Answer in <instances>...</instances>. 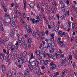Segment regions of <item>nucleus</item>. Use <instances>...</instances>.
Returning a JSON list of instances; mask_svg holds the SVG:
<instances>
[{"label":"nucleus","instance_id":"nucleus-1","mask_svg":"<svg viewBox=\"0 0 77 77\" xmlns=\"http://www.w3.org/2000/svg\"><path fill=\"white\" fill-rule=\"evenodd\" d=\"M9 14H7L4 16V18L5 20H4L5 23L9 24L11 22V18L9 17Z\"/></svg>","mask_w":77,"mask_h":77},{"label":"nucleus","instance_id":"nucleus-2","mask_svg":"<svg viewBox=\"0 0 77 77\" xmlns=\"http://www.w3.org/2000/svg\"><path fill=\"white\" fill-rule=\"evenodd\" d=\"M19 45L21 46H23L24 44V40L23 38H20V40H19Z\"/></svg>","mask_w":77,"mask_h":77},{"label":"nucleus","instance_id":"nucleus-3","mask_svg":"<svg viewBox=\"0 0 77 77\" xmlns=\"http://www.w3.org/2000/svg\"><path fill=\"white\" fill-rule=\"evenodd\" d=\"M51 49H49L50 50V53H52L54 52V50L55 48H56V45H55V44H54V45H51Z\"/></svg>","mask_w":77,"mask_h":77},{"label":"nucleus","instance_id":"nucleus-4","mask_svg":"<svg viewBox=\"0 0 77 77\" xmlns=\"http://www.w3.org/2000/svg\"><path fill=\"white\" fill-rule=\"evenodd\" d=\"M35 73L37 75H39V74H40L42 75H44V74L42 73V72H40V70L39 69H35Z\"/></svg>","mask_w":77,"mask_h":77},{"label":"nucleus","instance_id":"nucleus-5","mask_svg":"<svg viewBox=\"0 0 77 77\" xmlns=\"http://www.w3.org/2000/svg\"><path fill=\"white\" fill-rule=\"evenodd\" d=\"M36 65V63L35 62H33L31 63L30 65H28V66L29 68H30L31 67V66H33V67H34Z\"/></svg>","mask_w":77,"mask_h":77},{"label":"nucleus","instance_id":"nucleus-6","mask_svg":"<svg viewBox=\"0 0 77 77\" xmlns=\"http://www.w3.org/2000/svg\"><path fill=\"white\" fill-rule=\"evenodd\" d=\"M11 57H12V55L11 54L8 55V58L6 59V62H9L10 59H11Z\"/></svg>","mask_w":77,"mask_h":77},{"label":"nucleus","instance_id":"nucleus-7","mask_svg":"<svg viewBox=\"0 0 77 77\" xmlns=\"http://www.w3.org/2000/svg\"><path fill=\"white\" fill-rule=\"evenodd\" d=\"M29 70L28 69H26L24 72V74L25 75H29Z\"/></svg>","mask_w":77,"mask_h":77},{"label":"nucleus","instance_id":"nucleus-8","mask_svg":"<svg viewBox=\"0 0 77 77\" xmlns=\"http://www.w3.org/2000/svg\"><path fill=\"white\" fill-rule=\"evenodd\" d=\"M50 65L53 67V68H57V65L55 64H54L53 63L51 62L50 63Z\"/></svg>","mask_w":77,"mask_h":77},{"label":"nucleus","instance_id":"nucleus-9","mask_svg":"<svg viewBox=\"0 0 77 77\" xmlns=\"http://www.w3.org/2000/svg\"><path fill=\"white\" fill-rule=\"evenodd\" d=\"M58 44L60 45V46L61 47H62L63 46V45H64L65 43L64 42L60 41L59 42V43Z\"/></svg>","mask_w":77,"mask_h":77},{"label":"nucleus","instance_id":"nucleus-10","mask_svg":"<svg viewBox=\"0 0 77 77\" xmlns=\"http://www.w3.org/2000/svg\"><path fill=\"white\" fill-rule=\"evenodd\" d=\"M39 56L40 58H41L42 59H44L45 57V55H44V54L42 53H40Z\"/></svg>","mask_w":77,"mask_h":77},{"label":"nucleus","instance_id":"nucleus-11","mask_svg":"<svg viewBox=\"0 0 77 77\" xmlns=\"http://www.w3.org/2000/svg\"><path fill=\"white\" fill-rule=\"evenodd\" d=\"M61 9L62 10V11H63L65 13V14H66L67 13V11H65V9L64 8L65 7L64 6V5H62L61 6Z\"/></svg>","mask_w":77,"mask_h":77},{"label":"nucleus","instance_id":"nucleus-12","mask_svg":"<svg viewBox=\"0 0 77 77\" xmlns=\"http://www.w3.org/2000/svg\"><path fill=\"white\" fill-rule=\"evenodd\" d=\"M29 56H30L31 55V58H30V60H31L32 59H34V57L33 56V54L31 53H30L29 54Z\"/></svg>","mask_w":77,"mask_h":77},{"label":"nucleus","instance_id":"nucleus-13","mask_svg":"<svg viewBox=\"0 0 77 77\" xmlns=\"http://www.w3.org/2000/svg\"><path fill=\"white\" fill-rule=\"evenodd\" d=\"M66 14H65L60 17V18H62V20H65V18H66Z\"/></svg>","mask_w":77,"mask_h":77},{"label":"nucleus","instance_id":"nucleus-14","mask_svg":"<svg viewBox=\"0 0 77 77\" xmlns=\"http://www.w3.org/2000/svg\"><path fill=\"white\" fill-rule=\"evenodd\" d=\"M8 77H12V73L10 71H8L7 74Z\"/></svg>","mask_w":77,"mask_h":77},{"label":"nucleus","instance_id":"nucleus-15","mask_svg":"<svg viewBox=\"0 0 77 77\" xmlns=\"http://www.w3.org/2000/svg\"><path fill=\"white\" fill-rule=\"evenodd\" d=\"M20 59H21V60H23V61L24 62H26V57H23V58L20 57Z\"/></svg>","mask_w":77,"mask_h":77},{"label":"nucleus","instance_id":"nucleus-16","mask_svg":"<svg viewBox=\"0 0 77 77\" xmlns=\"http://www.w3.org/2000/svg\"><path fill=\"white\" fill-rule=\"evenodd\" d=\"M18 55V54L16 53V54H14L13 56V58L14 59H16L17 57V56Z\"/></svg>","mask_w":77,"mask_h":77},{"label":"nucleus","instance_id":"nucleus-17","mask_svg":"<svg viewBox=\"0 0 77 77\" xmlns=\"http://www.w3.org/2000/svg\"><path fill=\"white\" fill-rule=\"evenodd\" d=\"M0 2H1V4L2 8H5V4H4V3H3V1L2 0H0Z\"/></svg>","mask_w":77,"mask_h":77},{"label":"nucleus","instance_id":"nucleus-18","mask_svg":"<svg viewBox=\"0 0 77 77\" xmlns=\"http://www.w3.org/2000/svg\"><path fill=\"white\" fill-rule=\"evenodd\" d=\"M27 32L28 33H32V29L31 28H29L27 30Z\"/></svg>","mask_w":77,"mask_h":77},{"label":"nucleus","instance_id":"nucleus-19","mask_svg":"<svg viewBox=\"0 0 77 77\" xmlns=\"http://www.w3.org/2000/svg\"><path fill=\"white\" fill-rule=\"evenodd\" d=\"M0 28L2 31H3V30H4V29H3V26L1 23H0Z\"/></svg>","mask_w":77,"mask_h":77},{"label":"nucleus","instance_id":"nucleus-20","mask_svg":"<svg viewBox=\"0 0 77 77\" xmlns=\"http://www.w3.org/2000/svg\"><path fill=\"white\" fill-rule=\"evenodd\" d=\"M27 40H28V43H29V44H30V43H31L32 42V38H29Z\"/></svg>","mask_w":77,"mask_h":77},{"label":"nucleus","instance_id":"nucleus-21","mask_svg":"<svg viewBox=\"0 0 77 77\" xmlns=\"http://www.w3.org/2000/svg\"><path fill=\"white\" fill-rule=\"evenodd\" d=\"M18 62L20 64H23V63L24 62V61H23V60H19Z\"/></svg>","mask_w":77,"mask_h":77},{"label":"nucleus","instance_id":"nucleus-22","mask_svg":"<svg viewBox=\"0 0 77 77\" xmlns=\"http://www.w3.org/2000/svg\"><path fill=\"white\" fill-rule=\"evenodd\" d=\"M75 29V25L74 24L72 23V32L74 31V29Z\"/></svg>","mask_w":77,"mask_h":77},{"label":"nucleus","instance_id":"nucleus-23","mask_svg":"<svg viewBox=\"0 0 77 77\" xmlns=\"http://www.w3.org/2000/svg\"><path fill=\"white\" fill-rule=\"evenodd\" d=\"M29 6L31 8H33L35 6V4L34 3H32L29 4Z\"/></svg>","mask_w":77,"mask_h":77},{"label":"nucleus","instance_id":"nucleus-24","mask_svg":"<svg viewBox=\"0 0 77 77\" xmlns=\"http://www.w3.org/2000/svg\"><path fill=\"white\" fill-rule=\"evenodd\" d=\"M56 41L57 44H58L59 42H60V38H56Z\"/></svg>","mask_w":77,"mask_h":77},{"label":"nucleus","instance_id":"nucleus-25","mask_svg":"<svg viewBox=\"0 0 77 77\" xmlns=\"http://www.w3.org/2000/svg\"><path fill=\"white\" fill-rule=\"evenodd\" d=\"M36 62L37 63H38V64H39V63H41V61L40 59L39 58H38L37 59Z\"/></svg>","mask_w":77,"mask_h":77},{"label":"nucleus","instance_id":"nucleus-26","mask_svg":"<svg viewBox=\"0 0 77 77\" xmlns=\"http://www.w3.org/2000/svg\"><path fill=\"white\" fill-rule=\"evenodd\" d=\"M64 36H65V37H66L67 39H69V36H68V35L67 33L64 34Z\"/></svg>","mask_w":77,"mask_h":77},{"label":"nucleus","instance_id":"nucleus-27","mask_svg":"<svg viewBox=\"0 0 77 77\" xmlns=\"http://www.w3.org/2000/svg\"><path fill=\"white\" fill-rule=\"evenodd\" d=\"M46 55L48 56V57H49V58H51V57H52V55L51 54L47 53L46 54Z\"/></svg>","mask_w":77,"mask_h":77},{"label":"nucleus","instance_id":"nucleus-28","mask_svg":"<svg viewBox=\"0 0 77 77\" xmlns=\"http://www.w3.org/2000/svg\"><path fill=\"white\" fill-rule=\"evenodd\" d=\"M0 58L2 61H3L4 59V57L3 56V55L2 54L0 55Z\"/></svg>","mask_w":77,"mask_h":77},{"label":"nucleus","instance_id":"nucleus-29","mask_svg":"<svg viewBox=\"0 0 77 77\" xmlns=\"http://www.w3.org/2000/svg\"><path fill=\"white\" fill-rule=\"evenodd\" d=\"M52 43L54 44V43L53 42V40H50L49 42V44H50V45H53Z\"/></svg>","mask_w":77,"mask_h":77},{"label":"nucleus","instance_id":"nucleus-30","mask_svg":"<svg viewBox=\"0 0 77 77\" xmlns=\"http://www.w3.org/2000/svg\"><path fill=\"white\" fill-rule=\"evenodd\" d=\"M52 59L53 60H56L57 59V57L56 56H54L53 57H52Z\"/></svg>","mask_w":77,"mask_h":77},{"label":"nucleus","instance_id":"nucleus-31","mask_svg":"<svg viewBox=\"0 0 77 77\" xmlns=\"http://www.w3.org/2000/svg\"><path fill=\"white\" fill-rule=\"evenodd\" d=\"M67 72V70H66V69L63 71L62 73L63 74H65V75H66V74Z\"/></svg>","mask_w":77,"mask_h":77},{"label":"nucleus","instance_id":"nucleus-32","mask_svg":"<svg viewBox=\"0 0 77 77\" xmlns=\"http://www.w3.org/2000/svg\"><path fill=\"white\" fill-rule=\"evenodd\" d=\"M67 72V70H66V69L63 71L62 73L63 74H65V75H66V74Z\"/></svg>","mask_w":77,"mask_h":77},{"label":"nucleus","instance_id":"nucleus-33","mask_svg":"<svg viewBox=\"0 0 77 77\" xmlns=\"http://www.w3.org/2000/svg\"><path fill=\"white\" fill-rule=\"evenodd\" d=\"M15 21H13L12 23V27H14V26H15Z\"/></svg>","mask_w":77,"mask_h":77},{"label":"nucleus","instance_id":"nucleus-34","mask_svg":"<svg viewBox=\"0 0 77 77\" xmlns=\"http://www.w3.org/2000/svg\"><path fill=\"white\" fill-rule=\"evenodd\" d=\"M11 49L12 50H15V46L14 45H12L11 47Z\"/></svg>","mask_w":77,"mask_h":77},{"label":"nucleus","instance_id":"nucleus-35","mask_svg":"<svg viewBox=\"0 0 77 77\" xmlns=\"http://www.w3.org/2000/svg\"><path fill=\"white\" fill-rule=\"evenodd\" d=\"M55 54L56 56H60V53L59 52H58L57 53H55Z\"/></svg>","mask_w":77,"mask_h":77},{"label":"nucleus","instance_id":"nucleus-36","mask_svg":"<svg viewBox=\"0 0 77 77\" xmlns=\"http://www.w3.org/2000/svg\"><path fill=\"white\" fill-rule=\"evenodd\" d=\"M48 60H47L45 61V65H48Z\"/></svg>","mask_w":77,"mask_h":77},{"label":"nucleus","instance_id":"nucleus-37","mask_svg":"<svg viewBox=\"0 0 77 77\" xmlns=\"http://www.w3.org/2000/svg\"><path fill=\"white\" fill-rule=\"evenodd\" d=\"M24 29H27V30L28 29H29L30 28V27H29V26H24Z\"/></svg>","mask_w":77,"mask_h":77},{"label":"nucleus","instance_id":"nucleus-38","mask_svg":"<svg viewBox=\"0 0 77 77\" xmlns=\"http://www.w3.org/2000/svg\"><path fill=\"white\" fill-rule=\"evenodd\" d=\"M51 26L52 27H54V23L53 22H52L51 23Z\"/></svg>","mask_w":77,"mask_h":77},{"label":"nucleus","instance_id":"nucleus-39","mask_svg":"<svg viewBox=\"0 0 77 77\" xmlns=\"http://www.w3.org/2000/svg\"><path fill=\"white\" fill-rule=\"evenodd\" d=\"M47 48L48 49H51V47H50V45H49V44L48 43L47 44Z\"/></svg>","mask_w":77,"mask_h":77},{"label":"nucleus","instance_id":"nucleus-40","mask_svg":"<svg viewBox=\"0 0 77 77\" xmlns=\"http://www.w3.org/2000/svg\"><path fill=\"white\" fill-rule=\"evenodd\" d=\"M10 35L11 36V38H14V34L12 33V32H11L10 33Z\"/></svg>","mask_w":77,"mask_h":77},{"label":"nucleus","instance_id":"nucleus-41","mask_svg":"<svg viewBox=\"0 0 77 77\" xmlns=\"http://www.w3.org/2000/svg\"><path fill=\"white\" fill-rule=\"evenodd\" d=\"M32 35L34 38H36V33L35 32H33Z\"/></svg>","mask_w":77,"mask_h":77},{"label":"nucleus","instance_id":"nucleus-42","mask_svg":"<svg viewBox=\"0 0 77 77\" xmlns=\"http://www.w3.org/2000/svg\"><path fill=\"white\" fill-rule=\"evenodd\" d=\"M51 39H45V41L46 42H47V43H49L50 41V40Z\"/></svg>","mask_w":77,"mask_h":77},{"label":"nucleus","instance_id":"nucleus-43","mask_svg":"<svg viewBox=\"0 0 77 77\" xmlns=\"http://www.w3.org/2000/svg\"><path fill=\"white\" fill-rule=\"evenodd\" d=\"M2 69L3 72H5L6 71V69L5 68H2Z\"/></svg>","mask_w":77,"mask_h":77},{"label":"nucleus","instance_id":"nucleus-44","mask_svg":"<svg viewBox=\"0 0 77 77\" xmlns=\"http://www.w3.org/2000/svg\"><path fill=\"white\" fill-rule=\"evenodd\" d=\"M24 46H23V47L24 48V49H26L27 48V44H24Z\"/></svg>","mask_w":77,"mask_h":77},{"label":"nucleus","instance_id":"nucleus-45","mask_svg":"<svg viewBox=\"0 0 77 77\" xmlns=\"http://www.w3.org/2000/svg\"><path fill=\"white\" fill-rule=\"evenodd\" d=\"M25 38L27 39V40H28V39H29V37H28L27 35L26 34L25 36Z\"/></svg>","mask_w":77,"mask_h":77},{"label":"nucleus","instance_id":"nucleus-46","mask_svg":"<svg viewBox=\"0 0 77 77\" xmlns=\"http://www.w3.org/2000/svg\"><path fill=\"white\" fill-rule=\"evenodd\" d=\"M24 4V8L25 9V11H26V2L24 1L23 2Z\"/></svg>","mask_w":77,"mask_h":77},{"label":"nucleus","instance_id":"nucleus-47","mask_svg":"<svg viewBox=\"0 0 77 77\" xmlns=\"http://www.w3.org/2000/svg\"><path fill=\"white\" fill-rule=\"evenodd\" d=\"M66 61V60H62V61L61 62V65H63V64L65 63V61Z\"/></svg>","mask_w":77,"mask_h":77},{"label":"nucleus","instance_id":"nucleus-48","mask_svg":"<svg viewBox=\"0 0 77 77\" xmlns=\"http://www.w3.org/2000/svg\"><path fill=\"white\" fill-rule=\"evenodd\" d=\"M62 60H66V57H63L62 58Z\"/></svg>","mask_w":77,"mask_h":77},{"label":"nucleus","instance_id":"nucleus-49","mask_svg":"<svg viewBox=\"0 0 77 77\" xmlns=\"http://www.w3.org/2000/svg\"><path fill=\"white\" fill-rule=\"evenodd\" d=\"M50 36L51 37L52 39H53V38L54 37V35H53V34H51Z\"/></svg>","mask_w":77,"mask_h":77},{"label":"nucleus","instance_id":"nucleus-50","mask_svg":"<svg viewBox=\"0 0 77 77\" xmlns=\"http://www.w3.org/2000/svg\"><path fill=\"white\" fill-rule=\"evenodd\" d=\"M35 53H36V54H37V55H38L40 54V53H39V51H35Z\"/></svg>","mask_w":77,"mask_h":77},{"label":"nucleus","instance_id":"nucleus-51","mask_svg":"<svg viewBox=\"0 0 77 77\" xmlns=\"http://www.w3.org/2000/svg\"><path fill=\"white\" fill-rule=\"evenodd\" d=\"M35 68H30V69H31V70H33L34 69V71H35L36 72V70H35V69H37L36 68L35 69H34Z\"/></svg>","mask_w":77,"mask_h":77},{"label":"nucleus","instance_id":"nucleus-52","mask_svg":"<svg viewBox=\"0 0 77 77\" xmlns=\"http://www.w3.org/2000/svg\"><path fill=\"white\" fill-rule=\"evenodd\" d=\"M41 14H39V16H40V17H41V16H42V17H43L44 16V14H43L42 12H41Z\"/></svg>","mask_w":77,"mask_h":77},{"label":"nucleus","instance_id":"nucleus-53","mask_svg":"<svg viewBox=\"0 0 77 77\" xmlns=\"http://www.w3.org/2000/svg\"><path fill=\"white\" fill-rule=\"evenodd\" d=\"M58 29H59V28L57 27V26H56V27L55 28V31H56V32H57V31H58Z\"/></svg>","mask_w":77,"mask_h":77},{"label":"nucleus","instance_id":"nucleus-54","mask_svg":"<svg viewBox=\"0 0 77 77\" xmlns=\"http://www.w3.org/2000/svg\"><path fill=\"white\" fill-rule=\"evenodd\" d=\"M68 24H69V27L71 26V22L69 21L68 22Z\"/></svg>","mask_w":77,"mask_h":77},{"label":"nucleus","instance_id":"nucleus-55","mask_svg":"<svg viewBox=\"0 0 77 77\" xmlns=\"http://www.w3.org/2000/svg\"><path fill=\"white\" fill-rule=\"evenodd\" d=\"M11 7L13 8V7H14V4L13 3H12L11 4Z\"/></svg>","mask_w":77,"mask_h":77},{"label":"nucleus","instance_id":"nucleus-56","mask_svg":"<svg viewBox=\"0 0 77 77\" xmlns=\"http://www.w3.org/2000/svg\"><path fill=\"white\" fill-rule=\"evenodd\" d=\"M32 23H33V24H34V23H35V19L34 18H33L32 20Z\"/></svg>","mask_w":77,"mask_h":77},{"label":"nucleus","instance_id":"nucleus-57","mask_svg":"<svg viewBox=\"0 0 77 77\" xmlns=\"http://www.w3.org/2000/svg\"><path fill=\"white\" fill-rule=\"evenodd\" d=\"M12 18L13 20H15V16L14 15H13L12 16Z\"/></svg>","mask_w":77,"mask_h":77},{"label":"nucleus","instance_id":"nucleus-58","mask_svg":"<svg viewBox=\"0 0 77 77\" xmlns=\"http://www.w3.org/2000/svg\"><path fill=\"white\" fill-rule=\"evenodd\" d=\"M56 16L57 18H58V20H59V14H56Z\"/></svg>","mask_w":77,"mask_h":77},{"label":"nucleus","instance_id":"nucleus-59","mask_svg":"<svg viewBox=\"0 0 77 77\" xmlns=\"http://www.w3.org/2000/svg\"><path fill=\"white\" fill-rule=\"evenodd\" d=\"M41 51L42 52V53H44V51H45V50H44V48H42V49L41 50Z\"/></svg>","mask_w":77,"mask_h":77},{"label":"nucleus","instance_id":"nucleus-60","mask_svg":"<svg viewBox=\"0 0 77 77\" xmlns=\"http://www.w3.org/2000/svg\"><path fill=\"white\" fill-rule=\"evenodd\" d=\"M18 67H19V68H21V67H23V66L21 65H18Z\"/></svg>","mask_w":77,"mask_h":77},{"label":"nucleus","instance_id":"nucleus-61","mask_svg":"<svg viewBox=\"0 0 77 77\" xmlns=\"http://www.w3.org/2000/svg\"><path fill=\"white\" fill-rule=\"evenodd\" d=\"M45 33L46 35H48V31L47 30L46 31Z\"/></svg>","mask_w":77,"mask_h":77},{"label":"nucleus","instance_id":"nucleus-62","mask_svg":"<svg viewBox=\"0 0 77 77\" xmlns=\"http://www.w3.org/2000/svg\"><path fill=\"white\" fill-rule=\"evenodd\" d=\"M52 4H53V5H56V2H53Z\"/></svg>","mask_w":77,"mask_h":77},{"label":"nucleus","instance_id":"nucleus-63","mask_svg":"<svg viewBox=\"0 0 77 77\" xmlns=\"http://www.w3.org/2000/svg\"><path fill=\"white\" fill-rule=\"evenodd\" d=\"M28 48L30 49L31 47V45L29 44L28 45Z\"/></svg>","mask_w":77,"mask_h":77},{"label":"nucleus","instance_id":"nucleus-64","mask_svg":"<svg viewBox=\"0 0 77 77\" xmlns=\"http://www.w3.org/2000/svg\"><path fill=\"white\" fill-rule=\"evenodd\" d=\"M47 8L48 9V11H50V7H49V6H47Z\"/></svg>","mask_w":77,"mask_h":77}]
</instances>
